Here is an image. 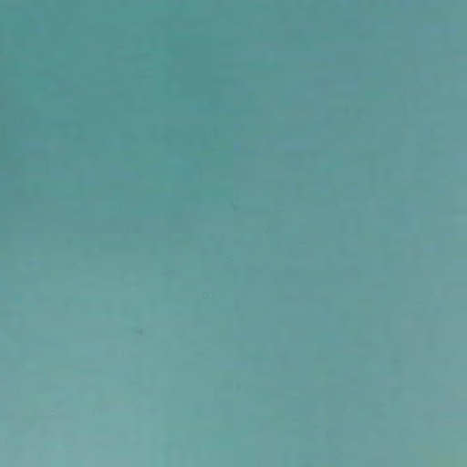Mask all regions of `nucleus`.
I'll return each instance as SVG.
<instances>
[{
    "label": "nucleus",
    "instance_id": "nucleus-1",
    "mask_svg": "<svg viewBox=\"0 0 467 467\" xmlns=\"http://www.w3.org/2000/svg\"><path fill=\"white\" fill-rule=\"evenodd\" d=\"M179 146H181V145L180 144H176V147H179Z\"/></svg>",
    "mask_w": 467,
    "mask_h": 467
},
{
    "label": "nucleus",
    "instance_id": "nucleus-2",
    "mask_svg": "<svg viewBox=\"0 0 467 467\" xmlns=\"http://www.w3.org/2000/svg\"><path fill=\"white\" fill-rule=\"evenodd\" d=\"M97 146H98V147H100L101 145H100V144H98Z\"/></svg>",
    "mask_w": 467,
    "mask_h": 467
},
{
    "label": "nucleus",
    "instance_id": "nucleus-3",
    "mask_svg": "<svg viewBox=\"0 0 467 467\" xmlns=\"http://www.w3.org/2000/svg\"><path fill=\"white\" fill-rule=\"evenodd\" d=\"M202 146H203V147H206L207 145H206V144H203Z\"/></svg>",
    "mask_w": 467,
    "mask_h": 467
},
{
    "label": "nucleus",
    "instance_id": "nucleus-4",
    "mask_svg": "<svg viewBox=\"0 0 467 467\" xmlns=\"http://www.w3.org/2000/svg\"><path fill=\"white\" fill-rule=\"evenodd\" d=\"M316 149H317V150H319L320 148H319V147H317Z\"/></svg>",
    "mask_w": 467,
    "mask_h": 467
}]
</instances>
